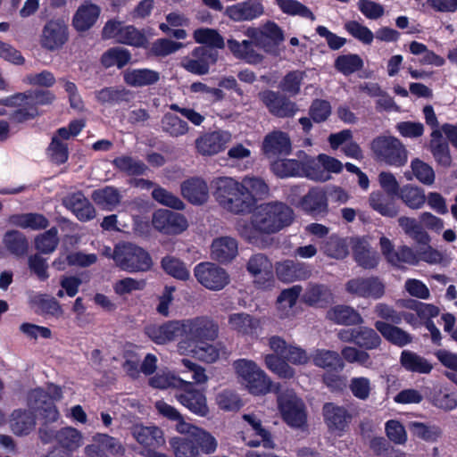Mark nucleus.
Listing matches in <instances>:
<instances>
[{
    "instance_id": "nucleus-1",
    "label": "nucleus",
    "mask_w": 457,
    "mask_h": 457,
    "mask_svg": "<svg viewBox=\"0 0 457 457\" xmlns=\"http://www.w3.org/2000/svg\"><path fill=\"white\" fill-rule=\"evenodd\" d=\"M211 188L219 206L234 214L248 212L269 195V187L263 179L249 176L241 180L228 176L216 177L211 181Z\"/></svg>"
},
{
    "instance_id": "nucleus-2",
    "label": "nucleus",
    "mask_w": 457,
    "mask_h": 457,
    "mask_svg": "<svg viewBox=\"0 0 457 457\" xmlns=\"http://www.w3.org/2000/svg\"><path fill=\"white\" fill-rule=\"evenodd\" d=\"M294 211L281 202L260 204L253 212L251 220H239L237 230L249 241L260 234H272L289 226L294 220Z\"/></svg>"
},
{
    "instance_id": "nucleus-3",
    "label": "nucleus",
    "mask_w": 457,
    "mask_h": 457,
    "mask_svg": "<svg viewBox=\"0 0 457 457\" xmlns=\"http://www.w3.org/2000/svg\"><path fill=\"white\" fill-rule=\"evenodd\" d=\"M55 98V95L48 89H30L0 98V105L15 108L9 113V120L12 123L21 124L40 116L38 107L51 105Z\"/></svg>"
},
{
    "instance_id": "nucleus-4",
    "label": "nucleus",
    "mask_w": 457,
    "mask_h": 457,
    "mask_svg": "<svg viewBox=\"0 0 457 457\" xmlns=\"http://www.w3.org/2000/svg\"><path fill=\"white\" fill-rule=\"evenodd\" d=\"M238 383L251 395H264L270 392L272 382L255 361L238 359L232 364Z\"/></svg>"
},
{
    "instance_id": "nucleus-5",
    "label": "nucleus",
    "mask_w": 457,
    "mask_h": 457,
    "mask_svg": "<svg viewBox=\"0 0 457 457\" xmlns=\"http://www.w3.org/2000/svg\"><path fill=\"white\" fill-rule=\"evenodd\" d=\"M181 341L190 342L191 345L203 341H213L218 337L217 324L207 316L195 317L179 320Z\"/></svg>"
},
{
    "instance_id": "nucleus-6",
    "label": "nucleus",
    "mask_w": 457,
    "mask_h": 457,
    "mask_svg": "<svg viewBox=\"0 0 457 457\" xmlns=\"http://www.w3.org/2000/svg\"><path fill=\"white\" fill-rule=\"evenodd\" d=\"M278 407L283 420L293 428H303L307 415L303 402L292 390L282 392L278 396Z\"/></svg>"
},
{
    "instance_id": "nucleus-7",
    "label": "nucleus",
    "mask_w": 457,
    "mask_h": 457,
    "mask_svg": "<svg viewBox=\"0 0 457 457\" xmlns=\"http://www.w3.org/2000/svg\"><path fill=\"white\" fill-rule=\"evenodd\" d=\"M371 149L386 163L401 167L407 162V152L399 139L394 137H378L372 141Z\"/></svg>"
},
{
    "instance_id": "nucleus-8",
    "label": "nucleus",
    "mask_w": 457,
    "mask_h": 457,
    "mask_svg": "<svg viewBox=\"0 0 457 457\" xmlns=\"http://www.w3.org/2000/svg\"><path fill=\"white\" fill-rule=\"evenodd\" d=\"M69 38L68 21L62 17H54L43 26L39 43L42 48L54 52L62 48Z\"/></svg>"
},
{
    "instance_id": "nucleus-9",
    "label": "nucleus",
    "mask_w": 457,
    "mask_h": 457,
    "mask_svg": "<svg viewBox=\"0 0 457 457\" xmlns=\"http://www.w3.org/2000/svg\"><path fill=\"white\" fill-rule=\"evenodd\" d=\"M245 35L253 40L255 46L270 54L276 53L278 45L284 40L282 30L271 21L257 28L249 27Z\"/></svg>"
},
{
    "instance_id": "nucleus-10",
    "label": "nucleus",
    "mask_w": 457,
    "mask_h": 457,
    "mask_svg": "<svg viewBox=\"0 0 457 457\" xmlns=\"http://www.w3.org/2000/svg\"><path fill=\"white\" fill-rule=\"evenodd\" d=\"M112 258L121 270L130 273L143 270V248L132 243L115 245Z\"/></svg>"
},
{
    "instance_id": "nucleus-11",
    "label": "nucleus",
    "mask_w": 457,
    "mask_h": 457,
    "mask_svg": "<svg viewBox=\"0 0 457 457\" xmlns=\"http://www.w3.org/2000/svg\"><path fill=\"white\" fill-rule=\"evenodd\" d=\"M194 272L197 281L212 291L223 289L230 281L228 272L212 262H201L197 264Z\"/></svg>"
},
{
    "instance_id": "nucleus-12",
    "label": "nucleus",
    "mask_w": 457,
    "mask_h": 457,
    "mask_svg": "<svg viewBox=\"0 0 457 457\" xmlns=\"http://www.w3.org/2000/svg\"><path fill=\"white\" fill-rule=\"evenodd\" d=\"M176 400L193 414L199 417H206L209 412L207 399L204 392L194 387L192 383L183 381L175 394Z\"/></svg>"
},
{
    "instance_id": "nucleus-13",
    "label": "nucleus",
    "mask_w": 457,
    "mask_h": 457,
    "mask_svg": "<svg viewBox=\"0 0 457 457\" xmlns=\"http://www.w3.org/2000/svg\"><path fill=\"white\" fill-rule=\"evenodd\" d=\"M217 50L205 46L195 47L190 55L184 57L181 66L188 72L195 75H205L209 72L210 67L218 61Z\"/></svg>"
},
{
    "instance_id": "nucleus-14",
    "label": "nucleus",
    "mask_w": 457,
    "mask_h": 457,
    "mask_svg": "<svg viewBox=\"0 0 457 457\" xmlns=\"http://www.w3.org/2000/svg\"><path fill=\"white\" fill-rule=\"evenodd\" d=\"M345 290L359 297L379 299L385 294V285L377 277L355 278L346 282Z\"/></svg>"
},
{
    "instance_id": "nucleus-15",
    "label": "nucleus",
    "mask_w": 457,
    "mask_h": 457,
    "mask_svg": "<svg viewBox=\"0 0 457 457\" xmlns=\"http://www.w3.org/2000/svg\"><path fill=\"white\" fill-rule=\"evenodd\" d=\"M153 226L162 233L177 235L185 231L188 223L184 215L168 210H158L153 215Z\"/></svg>"
},
{
    "instance_id": "nucleus-16",
    "label": "nucleus",
    "mask_w": 457,
    "mask_h": 457,
    "mask_svg": "<svg viewBox=\"0 0 457 457\" xmlns=\"http://www.w3.org/2000/svg\"><path fill=\"white\" fill-rule=\"evenodd\" d=\"M247 270L253 276L254 283L259 288L269 289L273 287L272 265L266 256L253 255L248 262Z\"/></svg>"
},
{
    "instance_id": "nucleus-17",
    "label": "nucleus",
    "mask_w": 457,
    "mask_h": 457,
    "mask_svg": "<svg viewBox=\"0 0 457 457\" xmlns=\"http://www.w3.org/2000/svg\"><path fill=\"white\" fill-rule=\"evenodd\" d=\"M242 420L246 426L251 428L253 433L260 438L251 439L246 435V432L242 431L241 438L245 443V445L251 447H256L262 444L263 447L265 448L272 449L275 447V444L271 437V435L262 427V420L256 414L245 413L242 416Z\"/></svg>"
},
{
    "instance_id": "nucleus-18",
    "label": "nucleus",
    "mask_w": 457,
    "mask_h": 457,
    "mask_svg": "<svg viewBox=\"0 0 457 457\" xmlns=\"http://www.w3.org/2000/svg\"><path fill=\"white\" fill-rule=\"evenodd\" d=\"M231 139L232 136L228 131H213L198 137L195 147L202 155H214L223 151Z\"/></svg>"
},
{
    "instance_id": "nucleus-19",
    "label": "nucleus",
    "mask_w": 457,
    "mask_h": 457,
    "mask_svg": "<svg viewBox=\"0 0 457 457\" xmlns=\"http://www.w3.org/2000/svg\"><path fill=\"white\" fill-rule=\"evenodd\" d=\"M178 351L180 354H192L201 361L212 363L220 358L221 348L219 345L208 344L207 341L199 342L194 345L187 341H179Z\"/></svg>"
},
{
    "instance_id": "nucleus-20",
    "label": "nucleus",
    "mask_w": 457,
    "mask_h": 457,
    "mask_svg": "<svg viewBox=\"0 0 457 457\" xmlns=\"http://www.w3.org/2000/svg\"><path fill=\"white\" fill-rule=\"evenodd\" d=\"M225 13L234 21H252L264 13V7L260 0H247L228 6Z\"/></svg>"
},
{
    "instance_id": "nucleus-21",
    "label": "nucleus",
    "mask_w": 457,
    "mask_h": 457,
    "mask_svg": "<svg viewBox=\"0 0 457 457\" xmlns=\"http://www.w3.org/2000/svg\"><path fill=\"white\" fill-rule=\"evenodd\" d=\"M229 328L239 335L256 337L262 332V320L245 312L233 313L228 317Z\"/></svg>"
},
{
    "instance_id": "nucleus-22",
    "label": "nucleus",
    "mask_w": 457,
    "mask_h": 457,
    "mask_svg": "<svg viewBox=\"0 0 457 457\" xmlns=\"http://www.w3.org/2000/svg\"><path fill=\"white\" fill-rule=\"evenodd\" d=\"M259 96L270 112L278 117H291L298 111L295 103L278 96L273 91L267 90L260 93Z\"/></svg>"
},
{
    "instance_id": "nucleus-23",
    "label": "nucleus",
    "mask_w": 457,
    "mask_h": 457,
    "mask_svg": "<svg viewBox=\"0 0 457 457\" xmlns=\"http://www.w3.org/2000/svg\"><path fill=\"white\" fill-rule=\"evenodd\" d=\"M100 13L99 5L91 1H85L75 12L72 17V26L78 32H85L96 23Z\"/></svg>"
},
{
    "instance_id": "nucleus-24",
    "label": "nucleus",
    "mask_w": 457,
    "mask_h": 457,
    "mask_svg": "<svg viewBox=\"0 0 457 457\" xmlns=\"http://www.w3.org/2000/svg\"><path fill=\"white\" fill-rule=\"evenodd\" d=\"M155 408L160 415L169 420L176 422L175 429L179 434L187 435L193 439L195 434H196L201 428L187 422L181 413L175 407L163 401H157L155 403Z\"/></svg>"
},
{
    "instance_id": "nucleus-25",
    "label": "nucleus",
    "mask_w": 457,
    "mask_h": 457,
    "mask_svg": "<svg viewBox=\"0 0 457 457\" xmlns=\"http://www.w3.org/2000/svg\"><path fill=\"white\" fill-rule=\"evenodd\" d=\"M351 247L355 262L364 269H373L378 264V253L371 249L365 238L351 237Z\"/></svg>"
},
{
    "instance_id": "nucleus-26",
    "label": "nucleus",
    "mask_w": 457,
    "mask_h": 457,
    "mask_svg": "<svg viewBox=\"0 0 457 457\" xmlns=\"http://www.w3.org/2000/svg\"><path fill=\"white\" fill-rule=\"evenodd\" d=\"M323 415L329 431L337 436L343 434L350 420V415L345 408L331 403L324 405Z\"/></svg>"
},
{
    "instance_id": "nucleus-27",
    "label": "nucleus",
    "mask_w": 457,
    "mask_h": 457,
    "mask_svg": "<svg viewBox=\"0 0 457 457\" xmlns=\"http://www.w3.org/2000/svg\"><path fill=\"white\" fill-rule=\"evenodd\" d=\"M96 100L104 106H115L122 103H130L135 94L123 87H105L95 92Z\"/></svg>"
},
{
    "instance_id": "nucleus-28",
    "label": "nucleus",
    "mask_w": 457,
    "mask_h": 457,
    "mask_svg": "<svg viewBox=\"0 0 457 457\" xmlns=\"http://www.w3.org/2000/svg\"><path fill=\"white\" fill-rule=\"evenodd\" d=\"M35 409L44 423L56 422L60 418L59 411L46 391L37 388L33 391Z\"/></svg>"
},
{
    "instance_id": "nucleus-29",
    "label": "nucleus",
    "mask_w": 457,
    "mask_h": 457,
    "mask_svg": "<svg viewBox=\"0 0 457 457\" xmlns=\"http://www.w3.org/2000/svg\"><path fill=\"white\" fill-rule=\"evenodd\" d=\"M181 194L184 198L193 204L200 205L207 202L209 189L205 180L192 178L181 184Z\"/></svg>"
},
{
    "instance_id": "nucleus-30",
    "label": "nucleus",
    "mask_w": 457,
    "mask_h": 457,
    "mask_svg": "<svg viewBox=\"0 0 457 457\" xmlns=\"http://www.w3.org/2000/svg\"><path fill=\"white\" fill-rule=\"evenodd\" d=\"M238 253V245L231 237H220L213 240L211 246L212 258L219 262L232 261Z\"/></svg>"
},
{
    "instance_id": "nucleus-31",
    "label": "nucleus",
    "mask_w": 457,
    "mask_h": 457,
    "mask_svg": "<svg viewBox=\"0 0 457 457\" xmlns=\"http://www.w3.org/2000/svg\"><path fill=\"white\" fill-rule=\"evenodd\" d=\"M262 150L269 157L287 154L291 151L289 137L282 131H273L265 137Z\"/></svg>"
},
{
    "instance_id": "nucleus-32",
    "label": "nucleus",
    "mask_w": 457,
    "mask_h": 457,
    "mask_svg": "<svg viewBox=\"0 0 457 457\" xmlns=\"http://www.w3.org/2000/svg\"><path fill=\"white\" fill-rule=\"evenodd\" d=\"M300 208L310 214L323 213L328 209L326 193L321 187H313L306 194L299 203Z\"/></svg>"
},
{
    "instance_id": "nucleus-33",
    "label": "nucleus",
    "mask_w": 457,
    "mask_h": 457,
    "mask_svg": "<svg viewBox=\"0 0 457 457\" xmlns=\"http://www.w3.org/2000/svg\"><path fill=\"white\" fill-rule=\"evenodd\" d=\"M227 45L235 57L249 64L260 63L263 59V56L254 49V44L252 39L243 40L242 42L228 39Z\"/></svg>"
},
{
    "instance_id": "nucleus-34",
    "label": "nucleus",
    "mask_w": 457,
    "mask_h": 457,
    "mask_svg": "<svg viewBox=\"0 0 457 457\" xmlns=\"http://www.w3.org/2000/svg\"><path fill=\"white\" fill-rule=\"evenodd\" d=\"M10 427L16 436H27L36 427V416L29 410H14L11 414Z\"/></svg>"
},
{
    "instance_id": "nucleus-35",
    "label": "nucleus",
    "mask_w": 457,
    "mask_h": 457,
    "mask_svg": "<svg viewBox=\"0 0 457 457\" xmlns=\"http://www.w3.org/2000/svg\"><path fill=\"white\" fill-rule=\"evenodd\" d=\"M148 337L158 345L173 341L180 336L179 320H171L162 325L151 326L146 331Z\"/></svg>"
},
{
    "instance_id": "nucleus-36",
    "label": "nucleus",
    "mask_w": 457,
    "mask_h": 457,
    "mask_svg": "<svg viewBox=\"0 0 457 457\" xmlns=\"http://www.w3.org/2000/svg\"><path fill=\"white\" fill-rule=\"evenodd\" d=\"M297 157L303 162V177L316 181H327L330 179V176H326L325 171L322 170L323 165L320 161V154L317 157H312L303 151H299Z\"/></svg>"
},
{
    "instance_id": "nucleus-37",
    "label": "nucleus",
    "mask_w": 457,
    "mask_h": 457,
    "mask_svg": "<svg viewBox=\"0 0 457 457\" xmlns=\"http://www.w3.org/2000/svg\"><path fill=\"white\" fill-rule=\"evenodd\" d=\"M3 243L6 250L18 258L23 257L28 253V239L26 236L19 230H8L4 236Z\"/></svg>"
},
{
    "instance_id": "nucleus-38",
    "label": "nucleus",
    "mask_w": 457,
    "mask_h": 457,
    "mask_svg": "<svg viewBox=\"0 0 457 457\" xmlns=\"http://www.w3.org/2000/svg\"><path fill=\"white\" fill-rule=\"evenodd\" d=\"M375 328L390 343L404 346L412 340L411 336L402 328L384 321H376Z\"/></svg>"
},
{
    "instance_id": "nucleus-39",
    "label": "nucleus",
    "mask_w": 457,
    "mask_h": 457,
    "mask_svg": "<svg viewBox=\"0 0 457 457\" xmlns=\"http://www.w3.org/2000/svg\"><path fill=\"white\" fill-rule=\"evenodd\" d=\"M55 441L57 443L56 446L71 454L81 445L82 435L80 431L74 428L65 427L56 431Z\"/></svg>"
},
{
    "instance_id": "nucleus-40",
    "label": "nucleus",
    "mask_w": 457,
    "mask_h": 457,
    "mask_svg": "<svg viewBox=\"0 0 457 457\" xmlns=\"http://www.w3.org/2000/svg\"><path fill=\"white\" fill-rule=\"evenodd\" d=\"M400 362L406 370L414 373L428 374L433 369L427 359L408 350L402 352Z\"/></svg>"
},
{
    "instance_id": "nucleus-41",
    "label": "nucleus",
    "mask_w": 457,
    "mask_h": 457,
    "mask_svg": "<svg viewBox=\"0 0 457 457\" xmlns=\"http://www.w3.org/2000/svg\"><path fill=\"white\" fill-rule=\"evenodd\" d=\"M369 201L370 207L383 216L395 217L399 212L395 200L382 192H372Z\"/></svg>"
},
{
    "instance_id": "nucleus-42",
    "label": "nucleus",
    "mask_w": 457,
    "mask_h": 457,
    "mask_svg": "<svg viewBox=\"0 0 457 457\" xmlns=\"http://www.w3.org/2000/svg\"><path fill=\"white\" fill-rule=\"evenodd\" d=\"M91 198L96 205L109 211H112L120 202L118 189L110 186L94 190Z\"/></svg>"
},
{
    "instance_id": "nucleus-43",
    "label": "nucleus",
    "mask_w": 457,
    "mask_h": 457,
    "mask_svg": "<svg viewBox=\"0 0 457 457\" xmlns=\"http://www.w3.org/2000/svg\"><path fill=\"white\" fill-rule=\"evenodd\" d=\"M328 318L342 325L361 324L363 319L352 307L345 305H337L328 312Z\"/></svg>"
},
{
    "instance_id": "nucleus-44",
    "label": "nucleus",
    "mask_w": 457,
    "mask_h": 457,
    "mask_svg": "<svg viewBox=\"0 0 457 457\" xmlns=\"http://www.w3.org/2000/svg\"><path fill=\"white\" fill-rule=\"evenodd\" d=\"M350 238H341L337 236H331L322 245L323 253L334 259H344L349 253V247L351 246Z\"/></svg>"
},
{
    "instance_id": "nucleus-45",
    "label": "nucleus",
    "mask_w": 457,
    "mask_h": 457,
    "mask_svg": "<svg viewBox=\"0 0 457 457\" xmlns=\"http://www.w3.org/2000/svg\"><path fill=\"white\" fill-rule=\"evenodd\" d=\"M398 224L418 245H428L430 242L428 234L415 219L402 216L398 219Z\"/></svg>"
},
{
    "instance_id": "nucleus-46",
    "label": "nucleus",
    "mask_w": 457,
    "mask_h": 457,
    "mask_svg": "<svg viewBox=\"0 0 457 457\" xmlns=\"http://www.w3.org/2000/svg\"><path fill=\"white\" fill-rule=\"evenodd\" d=\"M131 59V54L129 50L114 46L106 50L101 56L100 62L104 68H111L117 66L119 69L127 65Z\"/></svg>"
},
{
    "instance_id": "nucleus-47",
    "label": "nucleus",
    "mask_w": 457,
    "mask_h": 457,
    "mask_svg": "<svg viewBox=\"0 0 457 457\" xmlns=\"http://www.w3.org/2000/svg\"><path fill=\"white\" fill-rule=\"evenodd\" d=\"M397 195L409 208L413 210L420 209L426 203L424 190L411 184L401 187Z\"/></svg>"
},
{
    "instance_id": "nucleus-48",
    "label": "nucleus",
    "mask_w": 457,
    "mask_h": 457,
    "mask_svg": "<svg viewBox=\"0 0 457 457\" xmlns=\"http://www.w3.org/2000/svg\"><path fill=\"white\" fill-rule=\"evenodd\" d=\"M408 427L414 436L426 442H436L442 436L441 428L436 424L411 421Z\"/></svg>"
},
{
    "instance_id": "nucleus-49",
    "label": "nucleus",
    "mask_w": 457,
    "mask_h": 457,
    "mask_svg": "<svg viewBox=\"0 0 457 457\" xmlns=\"http://www.w3.org/2000/svg\"><path fill=\"white\" fill-rule=\"evenodd\" d=\"M271 169L280 178L303 177V162L299 157L278 160L272 163Z\"/></svg>"
},
{
    "instance_id": "nucleus-50",
    "label": "nucleus",
    "mask_w": 457,
    "mask_h": 457,
    "mask_svg": "<svg viewBox=\"0 0 457 457\" xmlns=\"http://www.w3.org/2000/svg\"><path fill=\"white\" fill-rule=\"evenodd\" d=\"M302 292L299 286H294L281 292L278 298V311L281 318H286L293 314V307Z\"/></svg>"
},
{
    "instance_id": "nucleus-51",
    "label": "nucleus",
    "mask_w": 457,
    "mask_h": 457,
    "mask_svg": "<svg viewBox=\"0 0 457 457\" xmlns=\"http://www.w3.org/2000/svg\"><path fill=\"white\" fill-rule=\"evenodd\" d=\"M46 154L48 160L54 165H62L69 160V146L68 144L57 138V137H52L48 146L46 149Z\"/></svg>"
},
{
    "instance_id": "nucleus-52",
    "label": "nucleus",
    "mask_w": 457,
    "mask_h": 457,
    "mask_svg": "<svg viewBox=\"0 0 457 457\" xmlns=\"http://www.w3.org/2000/svg\"><path fill=\"white\" fill-rule=\"evenodd\" d=\"M12 221L18 227L33 230L45 229L49 225L48 220L43 214L36 212L13 215Z\"/></svg>"
},
{
    "instance_id": "nucleus-53",
    "label": "nucleus",
    "mask_w": 457,
    "mask_h": 457,
    "mask_svg": "<svg viewBox=\"0 0 457 457\" xmlns=\"http://www.w3.org/2000/svg\"><path fill=\"white\" fill-rule=\"evenodd\" d=\"M313 363L323 369H333L342 370L344 362L339 354L335 351L318 349L312 355Z\"/></svg>"
},
{
    "instance_id": "nucleus-54",
    "label": "nucleus",
    "mask_w": 457,
    "mask_h": 457,
    "mask_svg": "<svg viewBox=\"0 0 457 457\" xmlns=\"http://www.w3.org/2000/svg\"><path fill=\"white\" fill-rule=\"evenodd\" d=\"M169 443L175 457H200L198 446L192 438L174 436Z\"/></svg>"
},
{
    "instance_id": "nucleus-55",
    "label": "nucleus",
    "mask_w": 457,
    "mask_h": 457,
    "mask_svg": "<svg viewBox=\"0 0 457 457\" xmlns=\"http://www.w3.org/2000/svg\"><path fill=\"white\" fill-rule=\"evenodd\" d=\"M58 244V230L55 227H52L35 237V248L39 253L48 254L53 253Z\"/></svg>"
},
{
    "instance_id": "nucleus-56",
    "label": "nucleus",
    "mask_w": 457,
    "mask_h": 457,
    "mask_svg": "<svg viewBox=\"0 0 457 457\" xmlns=\"http://www.w3.org/2000/svg\"><path fill=\"white\" fill-rule=\"evenodd\" d=\"M112 163L114 169L129 177L143 175V162L130 156H118L112 160Z\"/></svg>"
},
{
    "instance_id": "nucleus-57",
    "label": "nucleus",
    "mask_w": 457,
    "mask_h": 457,
    "mask_svg": "<svg viewBox=\"0 0 457 457\" xmlns=\"http://www.w3.org/2000/svg\"><path fill=\"white\" fill-rule=\"evenodd\" d=\"M266 367L280 378H291L295 370L283 359L276 354L269 353L264 356Z\"/></svg>"
},
{
    "instance_id": "nucleus-58",
    "label": "nucleus",
    "mask_w": 457,
    "mask_h": 457,
    "mask_svg": "<svg viewBox=\"0 0 457 457\" xmlns=\"http://www.w3.org/2000/svg\"><path fill=\"white\" fill-rule=\"evenodd\" d=\"M196 43L206 45L208 48H223L224 39L217 30L208 28L198 29L194 32Z\"/></svg>"
},
{
    "instance_id": "nucleus-59",
    "label": "nucleus",
    "mask_w": 457,
    "mask_h": 457,
    "mask_svg": "<svg viewBox=\"0 0 457 457\" xmlns=\"http://www.w3.org/2000/svg\"><path fill=\"white\" fill-rule=\"evenodd\" d=\"M363 66L362 59L354 54H343L337 58L335 67L344 75H350L361 70Z\"/></svg>"
},
{
    "instance_id": "nucleus-60",
    "label": "nucleus",
    "mask_w": 457,
    "mask_h": 457,
    "mask_svg": "<svg viewBox=\"0 0 457 457\" xmlns=\"http://www.w3.org/2000/svg\"><path fill=\"white\" fill-rule=\"evenodd\" d=\"M381 339L378 333L368 327L356 328L355 345L370 350L378 347Z\"/></svg>"
},
{
    "instance_id": "nucleus-61",
    "label": "nucleus",
    "mask_w": 457,
    "mask_h": 457,
    "mask_svg": "<svg viewBox=\"0 0 457 457\" xmlns=\"http://www.w3.org/2000/svg\"><path fill=\"white\" fill-rule=\"evenodd\" d=\"M215 403L223 411H237L242 407V401L237 394L230 390H223L217 394Z\"/></svg>"
},
{
    "instance_id": "nucleus-62",
    "label": "nucleus",
    "mask_w": 457,
    "mask_h": 457,
    "mask_svg": "<svg viewBox=\"0 0 457 457\" xmlns=\"http://www.w3.org/2000/svg\"><path fill=\"white\" fill-rule=\"evenodd\" d=\"M304 77V71H290L281 80L279 87L283 92L288 94L289 96H296L300 93L301 85Z\"/></svg>"
},
{
    "instance_id": "nucleus-63",
    "label": "nucleus",
    "mask_w": 457,
    "mask_h": 457,
    "mask_svg": "<svg viewBox=\"0 0 457 457\" xmlns=\"http://www.w3.org/2000/svg\"><path fill=\"white\" fill-rule=\"evenodd\" d=\"M429 399L435 407L445 411H452L457 407V395L447 393L440 387L434 389Z\"/></svg>"
},
{
    "instance_id": "nucleus-64",
    "label": "nucleus",
    "mask_w": 457,
    "mask_h": 457,
    "mask_svg": "<svg viewBox=\"0 0 457 457\" xmlns=\"http://www.w3.org/2000/svg\"><path fill=\"white\" fill-rule=\"evenodd\" d=\"M163 131L171 137H179L187 133L188 128L186 121L178 116L167 113L162 120Z\"/></svg>"
}]
</instances>
